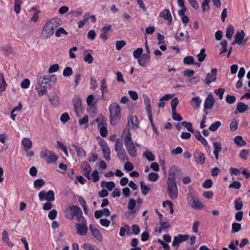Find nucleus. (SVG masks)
I'll return each instance as SVG.
<instances>
[{
    "label": "nucleus",
    "instance_id": "nucleus-52",
    "mask_svg": "<svg viewBox=\"0 0 250 250\" xmlns=\"http://www.w3.org/2000/svg\"><path fill=\"white\" fill-rule=\"evenodd\" d=\"M125 42L124 40L118 41L116 42V49L118 51L120 50L125 45Z\"/></svg>",
    "mask_w": 250,
    "mask_h": 250
},
{
    "label": "nucleus",
    "instance_id": "nucleus-41",
    "mask_svg": "<svg viewBox=\"0 0 250 250\" xmlns=\"http://www.w3.org/2000/svg\"><path fill=\"white\" fill-rule=\"evenodd\" d=\"M194 59L192 56H189L186 57L183 60V62L188 65L194 64Z\"/></svg>",
    "mask_w": 250,
    "mask_h": 250
},
{
    "label": "nucleus",
    "instance_id": "nucleus-45",
    "mask_svg": "<svg viewBox=\"0 0 250 250\" xmlns=\"http://www.w3.org/2000/svg\"><path fill=\"white\" fill-rule=\"evenodd\" d=\"M92 179L94 182H96L99 180V172L96 170H93L90 175V179Z\"/></svg>",
    "mask_w": 250,
    "mask_h": 250
},
{
    "label": "nucleus",
    "instance_id": "nucleus-60",
    "mask_svg": "<svg viewBox=\"0 0 250 250\" xmlns=\"http://www.w3.org/2000/svg\"><path fill=\"white\" fill-rule=\"evenodd\" d=\"M90 83L91 89L95 90L97 88L98 84L97 81L93 77H91Z\"/></svg>",
    "mask_w": 250,
    "mask_h": 250
},
{
    "label": "nucleus",
    "instance_id": "nucleus-9",
    "mask_svg": "<svg viewBox=\"0 0 250 250\" xmlns=\"http://www.w3.org/2000/svg\"><path fill=\"white\" fill-rule=\"evenodd\" d=\"M41 80V77L38 78V82L39 83H43L46 84L47 87L50 88L54 86L56 82V77L55 75H43Z\"/></svg>",
    "mask_w": 250,
    "mask_h": 250
},
{
    "label": "nucleus",
    "instance_id": "nucleus-4",
    "mask_svg": "<svg viewBox=\"0 0 250 250\" xmlns=\"http://www.w3.org/2000/svg\"><path fill=\"white\" fill-rule=\"evenodd\" d=\"M64 214L67 219L71 220H73L75 216L76 217L77 221L84 217L81 208L75 205L69 206Z\"/></svg>",
    "mask_w": 250,
    "mask_h": 250
},
{
    "label": "nucleus",
    "instance_id": "nucleus-37",
    "mask_svg": "<svg viewBox=\"0 0 250 250\" xmlns=\"http://www.w3.org/2000/svg\"><path fill=\"white\" fill-rule=\"evenodd\" d=\"M101 188H115V184L112 181H102L101 183Z\"/></svg>",
    "mask_w": 250,
    "mask_h": 250
},
{
    "label": "nucleus",
    "instance_id": "nucleus-32",
    "mask_svg": "<svg viewBox=\"0 0 250 250\" xmlns=\"http://www.w3.org/2000/svg\"><path fill=\"white\" fill-rule=\"evenodd\" d=\"M72 146L75 148L77 152V156L79 157H85L86 153L85 151L78 146L73 145Z\"/></svg>",
    "mask_w": 250,
    "mask_h": 250
},
{
    "label": "nucleus",
    "instance_id": "nucleus-39",
    "mask_svg": "<svg viewBox=\"0 0 250 250\" xmlns=\"http://www.w3.org/2000/svg\"><path fill=\"white\" fill-rule=\"evenodd\" d=\"M222 124L220 121H216L212 124L209 127V130L211 131H215Z\"/></svg>",
    "mask_w": 250,
    "mask_h": 250
},
{
    "label": "nucleus",
    "instance_id": "nucleus-49",
    "mask_svg": "<svg viewBox=\"0 0 250 250\" xmlns=\"http://www.w3.org/2000/svg\"><path fill=\"white\" fill-rule=\"evenodd\" d=\"M179 103V100L177 97L173 99L171 102L172 112H174L176 110V107Z\"/></svg>",
    "mask_w": 250,
    "mask_h": 250
},
{
    "label": "nucleus",
    "instance_id": "nucleus-17",
    "mask_svg": "<svg viewBox=\"0 0 250 250\" xmlns=\"http://www.w3.org/2000/svg\"><path fill=\"white\" fill-rule=\"evenodd\" d=\"M214 102L215 100L213 99L212 96L211 94L208 95V97L206 98L204 103V109H210L213 106Z\"/></svg>",
    "mask_w": 250,
    "mask_h": 250
},
{
    "label": "nucleus",
    "instance_id": "nucleus-3",
    "mask_svg": "<svg viewBox=\"0 0 250 250\" xmlns=\"http://www.w3.org/2000/svg\"><path fill=\"white\" fill-rule=\"evenodd\" d=\"M60 21L58 19L50 20L43 27L42 32V35L46 38L52 35L54 33V29L60 24Z\"/></svg>",
    "mask_w": 250,
    "mask_h": 250
},
{
    "label": "nucleus",
    "instance_id": "nucleus-42",
    "mask_svg": "<svg viewBox=\"0 0 250 250\" xmlns=\"http://www.w3.org/2000/svg\"><path fill=\"white\" fill-rule=\"evenodd\" d=\"M143 50L142 48H138L133 53L135 59H138L143 54Z\"/></svg>",
    "mask_w": 250,
    "mask_h": 250
},
{
    "label": "nucleus",
    "instance_id": "nucleus-59",
    "mask_svg": "<svg viewBox=\"0 0 250 250\" xmlns=\"http://www.w3.org/2000/svg\"><path fill=\"white\" fill-rule=\"evenodd\" d=\"M83 60L84 62H87L90 64L93 62V58L90 54L88 53L84 56Z\"/></svg>",
    "mask_w": 250,
    "mask_h": 250
},
{
    "label": "nucleus",
    "instance_id": "nucleus-55",
    "mask_svg": "<svg viewBox=\"0 0 250 250\" xmlns=\"http://www.w3.org/2000/svg\"><path fill=\"white\" fill-rule=\"evenodd\" d=\"M57 215V210H55V209H53V210H51L49 212L48 216V218L50 220H54L56 218Z\"/></svg>",
    "mask_w": 250,
    "mask_h": 250
},
{
    "label": "nucleus",
    "instance_id": "nucleus-8",
    "mask_svg": "<svg viewBox=\"0 0 250 250\" xmlns=\"http://www.w3.org/2000/svg\"><path fill=\"white\" fill-rule=\"evenodd\" d=\"M96 122L98 124V128H99L101 135L105 137L107 136L108 131L106 125V121L104 117L101 115L99 116L96 119Z\"/></svg>",
    "mask_w": 250,
    "mask_h": 250
},
{
    "label": "nucleus",
    "instance_id": "nucleus-61",
    "mask_svg": "<svg viewBox=\"0 0 250 250\" xmlns=\"http://www.w3.org/2000/svg\"><path fill=\"white\" fill-rule=\"evenodd\" d=\"M225 89L224 88H219L218 89L215 90V93L218 95L219 98L220 100H222L223 98V94L225 92Z\"/></svg>",
    "mask_w": 250,
    "mask_h": 250
},
{
    "label": "nucleus",
    "instance_id": "nucleus-30",
    "mask_svg": "<svg viewBox=\"0 0 250 250\" xmlns=\"http://www.w3.org/2000/svg\"><path fill=\"white\" fill-rule=\"evenodd\" d=\"M39 84L40 85L36 86L35 87V89L38 91V96L41 97L44 95L47 92V89L45 86L42 85L43 83H40Z\"/></svg>",
    "mask_w": 250,
    "mask_h": 250
},
{
    "label": "nucleus",
    "instance_id": "nucleus-47",
    "mask_svg": "<svg viewBox=\"0 0 250 250\" xmlns=\"http://www.w3.org/2000/svg\"><path fill=\"white\" fill-rule=\"evenodd\" d=\"M144 156L149 161H153L155 159L154 155L150 151H145L144 152Z\"/></svg>",
    "mask_w": 250,
    "mask_h": 250
},
{
    "label": "nucleus",
    "instance_id": "nucleus-58",
    "mask_svg": "<svg viewBox=\"0 0 250 250\" xmlns=\"http://www.w3.org/2000/svg\"><path fill=\"white\" fill-rule=\"evenodd\" d=\"M226 100L228 103L229 104H233L236 101V97L234 96L228 95L226 96Z\"/></svg>",
    "mask_w": 250,
    "mask_h": 250
},
{
    "label": "nucleus",
    "instance_id": "nucleus-34",
    "mask_svg": "<svg viewBox=\"0 0 250 250\" xmlns=\"http://www.w3.org/2000/svg\"><path fill=\"white\" fill-rule=\"evenodd\" d=\"M234 27L232 25H229L227 28L226 31V37L230 40L232 37L233 34H234Z\"/></svg>",
    "mask_w": 250,
    "mask_h": 250
},
{
    "label": "nucleus",
    "instance_id": "nucleus-11",
    "mask_svg": "<svg viewBox=\"0 0 250 250\" xmlns=\"http://www.w3.org/2000/svg\"><path fill=\"white\" fill-rule=\"evenodd\" d=\"M189 237V236L188 234H178L177 236L174 237L172 242V246L178 247L181 242L187 240Z\"/></svg>",
    "mask_w": 250,
    "mask_h": 250
},
{
    "label": "nucleus",
    "instance_id": "nucleus-54",
    "mask_svg": "<svg viewBox=\"0 0 250 250\" xmlns=\"http://www.w3.org/2000/svg\"><path fill=\"white\" fill-rule=\"evenodd\" d=\"M94 98L93 95H89L86 98V103L89 106L94 105Z\"/></svg>",
    "mask_w": 250,
    "mask_h": 250
},
{
    "label": "nucleus",
    "instance_id": "nucleus-53",
    "mask_svg": "<svg viewBox=\"0 0 250 250\" xmlns=\"http://www.w3.org/2000/svg\"><path fill=\"white\" fill-rule=\"evenodd\" d=\"M45 182L42 179H38L35 180L34 185L35 188L42 187L44 185Z\"/></svg>",
    "mask_w": 250,
    "mask_h": 250
},
{
    "label": "nucleus",
    "instance_id": "nucleus-22",
    "mask_svg": "<svg viewBox=\"0 0 250 250\" xmlns=\"http://www.w3.org/2000/svg\"><path fill=\"white\" fill-rule=\"evenodd\" d=\"M21 145L25 152H28L29 149L32 147V142L29 138H24L21 141Z\"/></svg>",
    "mask_w": 250,
    "mask_h": 250
},
{
    "label": "nucleus",
    "instance_id": "nucleus-7",
    "mask_svg": "<svg viewBox=\"0 0 250 250\" xmlns=\"http://www.w3.org/2000/svg\"><path fill=\"white\" fill-rule=\"evenodd\" d=\"M80 223H76L75 228L76 230V233L79 235L85 236L88 230L87 226V221L84 217L81 218V219L77 221Z\"/></svg>",
    "mask_w": 250,
    "mask_h": 250
},
{
    "label": "nucleus",
    "instance_id": "nucleus-35",
    "mask_svg": "<svg viewBox=\"0 0 250 250\" xmlns=\"http://www.w3.org/2000/svg\"><path fill=\"white\" fill-rule=\"evenodd\" d=\"M234 143L240 146H243L246 144V142L243 141V138L241 136H237L234 139Z\"/></svg>",
    "mask_w": 250,
    "mask_h": 250
},
{
    "label": "nucleus",
    "instance_id": "nucleus-33",
    "mask_svg": "<svg viewBox=\"0 0 250 250\" xmlns=\"http://www.w3.org/2000/svg\"><path fill=\"white\" fill-rule=\"evenodd\" d=\"M234 207L236 210H239L243 208V202L241 198L239 197L234 200Z\"/></svg>",
    "mask_w": 250,
    "mask_h": 250
},
{
    "label": "nucleus",
    "instance_id": "nucleus-14",
    "mask_svg": "<svg viewBox=\"0 0 250 250\" xmlns=\"http://www.w3.org/2000/svg\"><path fill=\"white\" fill-rule=\"evenodd\" d=\"M193 158H194L195 162L199 164H203L205 161V154L202 152L199 151H196L193 153Z\"/></svg>",
    "mask_w": 250,
    "mask_h": 250
},
{
    "label": "nucleus",
    "instance_id": "nucleus-1",
    "mask_svg": "<svg viewBox=\"0 0 250 250\" xmlns=\"http://www.w3.org/2000/svg\"><path fill=\"white\" fill-rule=\"evenodd\" d=\"M187 200L188 204L192 208L197 210H200L203 207V204L198 198V193L191 188L187 195Z\"/></svg>",
    "mask_w": 250,
    "mask_h": 250
},
{
    "label": "nucleus",
    "instance_id": "nucleus-62",
    "mask_svg": "<svg viewBox=\"0 0 250 250\" xmlns=\"http://www.w3.org/2000/svg\"><path fill=\"white\" fill-rule=\"evenodd\" d=\"M124 168L127 171H131L133 169L134 167L131 163L127 162L124 165Z\"/></svg>",
    "mask_w": 250,
    "mask_h": 250
},
{
    "label": "nucleus",
    "instance_id": "nucleus-31",
    "mask_svg": "<svg viewBox=\"0 0 250 250\" xmlns=\"http://www.w3.org/2000/svg\"><path fill=\"white\" fill-rule=\"evenodd\" d=\"M195 137L196 139L200 141L203 145L206 146L208 145V142L201 134L199 131H195L194 132Z\"/></svg>",
    "mask_w": 250,
    "mask_h": 250
},
{
    "label": "nucleus",
    "instance_id": "nucleus-63",
    "mask_svg": "<svg viewBox=\"0 0 250 250\" xmlns=\"http://www.w3.org/2000/svg\"><path fill=\"white\" fill-rule=\"evenodd\" d=\"M49 100L51 102V104L54 106H57L59 104V99L58 97L56 96H53L49 98Z\"/></svg>",
    "mask_w": 250,
    "mask_h": 250
},
{
    "label": "nucleus",
    "instance_id": "nucleus-48",
    "mask_svg": "<svg viewBox=\"0 0 250 250\" xmlns=\"http://www.w3.org/2000/svg\"><path fill=\"white\" fill-rule=\"evenodd\" d=\"M167 186L168 188H177L175 179L174 177L169 178L167 179Z\"/></svg>",
    "mask_w": 250,
    "mask_h": 250
},
{
    "label": "nucleus",
    "instance_id": "nucleus-24",
    "mask_svg": "<svg viewBox=\"0 0 250 250\" xmlns=\"http://www.w3.org/2000/svg\"><path fill=\"white\" fill-rule=\"evenodd\" d=\"M116 152L117 154V156L119 159L121 161H124L125 160H128V158L127 156L126 152L125 149L124 148V147L118 150Z\"/></svg>",
    "mask_w": 250,
    "mask_h": 250
},
{
    "label": "nucleus",
    "instance_id": "nucleus-44",
    "mask_svg": "<svg viewBox=\"0 0 250 250\" xmlns=\"http://www.w3.org/2000/svg\"><path fill=\"white\" fill-rule=\"evenodd\" d=\"M250 153V150L248 149H243L240 151L239 157L240 158L246 160L247 159L248 155Z\"/></svg>",
    "mask_w": 250,
    "mask_h": 250
},
{
    "label": "nucleus",
    "instance_id": "nucleus-36",
    "mask_svg": "<svg viewBox=\"0 0 250 250\" xmlns=\"http://www.w3.org/2000/svg\"><path fill=\"white\" fill-rule=\"evenodd\" d=\"M241 229V225L238 223H233L231 232L232 233L238 232Z\"/></svg>",
    "mask_w": 250,
    "mask_h": 250
},
{
    "label": "nucleus",
    "instance_id": "nucleus-12",
    "mask_svg": "<svg viewBox=\"0 0 250 250\" xmlns=\"http://www.w3.org/2000/svg\"><path fill=\"white\" fill-rule=\"evenodd\" d=\"M217 68L212 69L210 73L207 74V77L205 80L206 84L208 85L212 82H215L216 80Z\"/></svg>",
    "mask_w": 250,
    "mask_h": 250
},
{
    "label": "nucleus",
    "instance_id": "nucleus-26",
    "mask_svg": "<svg viewBox=\"0 0 250 250\" xmlns=\"http://www.w3.org/2000/svg\"><path fill=\"white\" fill-rule=\"evenodd\" d=\"M160 17H163L164 19L167 20L169 22H171L172 20L169 10L167 9H164L160 13Z\"/></svg>",
    "mask_w": 250,
    "mask_h": 250
},
{
    "label": "nucleus",
    "instance_id": "nucleus-5",
    "mask_svg": "<svg viewBox=\"0 0 250 250\" xmlns=\"http://www.w3.org/2000/svg\"><path fill=\"white\" fill-rule=\"evenodd\" d=\"M124 144L129 155L131 157H135L137 155V150L131 137V134L128 130V133L124 138Z\"/></svg>",
    "mask_w": 250,
    "mask_h": 250
},
{
    "label": "nucleus",
    "instance_id": "nucleus-21",
    "mask_svg": "<svg viewBox=\"0 0 250 250\" xmlns=\"http://www.w3.org/2000/svg\"><path fill=\"white\" fill-rule=\"evenodd\" d=\"M82 166L83 168V174L88 179H90V173L91 171V167L87 162H83L82 165Z\"/></svg>",
    "mask_w": 250,
    "mask_h": 250
},
{
    "label": "nucleus",
    "instance_id": "nucleus-20",
    "mask_svg": "<svg viewBox=\"0 0 250 250\" xmlns=\"http://www.w3.org/2000/svg\"><path fill=\"white\" fill-rule=\"evenodd\" d=\"M249 109V107L247 104H245L243 102H239L238 103L237 107L234 111L235 114L238 113H243Z\"/></svg>",
    "mask_w": 250,
    "mask_h": 250
},
{
    "label": "nucleus",
    "instance_id": "nucleus-28",
    "mask_svg": "<svg viewBox=\"0 0 250 250\" xmlns=\"http://www.w3.org/2000/svg\"><path fill=\"white\" fill-rule=\"evenodd\" d=\"M202 100L201 98L198 97H195L193 98L190 101V104L194 109L198 108L201 104Z\"/></svg>",
    "mask_w": 250,
    "mask_h": 250
},
{
    "label": "nucleus",
    "instance_id": "nucleus-19",
    "mask_svg": "<svg viewBox=\"0 0 250 250\" xmlns=\"http://www.w3.org/2000/svg\"><path fill=\"white\" fill-rule=\"evenodd\" d=\"M136 201L133 199H130L128 202L127 208L130 211H128L125 213V216L128 217L129 215L132 214L135 212L134 208L136 206Z\"/></svg>",
    "mask_w": 250,
    "mask_h": 250
},
{
    "label": "nucleus",
    "instance_id": "nucleus-56",
    "mask_svg": "<svg viewBox=\"0 0 250 250\" xmlns=\"http://www.w3.org/2000/svg\"><path fill=\"white\" fill-rule=\"evenodd\" d=\"M131 229L132 234L135 235H138L140 232V229L137 225H133L131 227Z\"/></svg>",
    "mask_w": 250,
    "mask_h": 250
},
{
    "label": "nucleus",
    "instance_id": "nucleus-43",
    "mask_svg": "<svg viewBox=\"0 0 250 250\" xmlns=\"http://www.w3.org/2000/svg\"><path fill=\"white\" fill-rule=\"evenodd\" d=\"M197 57L199 62H203L205 59L206 57V54H205V49H202L200 53L197 55Z\"/></svg>",
    "mask_w": 250,
    "mask_h": 250
},
{
    "label": "nucleus",
    "instance_id": "nucleus-51",
    "mask_svg": "<svg viewBox=\"0 0 250 250\" xmlns=\"http://www.w3.org/2000/svg\"><path fill=\"white\" fill-rule=\"evenodd\" d=\"M73 73L72 69L70 67H66L63 71V76L64 77H69Z\"/></svg>",
    "mask_w": 250,
    "mask_h": 250
},
{
    "label": "nucleus",
    "instance_id": "nucleus-23",
    "mask_svg": "<svg viewBox=\"0 0 250 250\" xmlns=\"http://www.w3.org/2000/svg\"><path fill=\"white\" fill-rule=\"evenodd\" d=\"M99 143L104 154H110V149L104 140H101Z\"/></svg>",
    "mask_w": 250,
    "mask_h": 250
},
{
    "label": "nucleus",
    "instance_id": "nucleus-2",
    "mask_svg": "<svg viewBox=\"0 0 250 250\" xmlns=\"http://www.w3.org/2000/svg\"><path fill=\"white\" fill-rule=\"evenodd\" d=\"M109 111L110 112V123L112 125H117L121 119V108L119 105L117 103H113L109 106Z\"/></svg>",
    "mask_w": 250,
    "mask_h": 250
},
{
    "label": "nucleus",
    "instance_id": "nucleus-50",
    "mask_svg": "<svg viewBox=\"0 0 250 250\" xmlns=\"http://www.w3.org/2000/svg\"><path fill=\"white\" fill-rule=\"evenodd\" d=\"M158 178V174L155 172H151L148 175V178L150 181H156Z\"/></svg>",
    "mask_w": 250,
    "mask_h": 250
},
{
    "label": "nucleus",
    "instance_id": "nucleus-64",
    "mask_svg": "<svg viewBox=\"0 0 250 250\" xmlns=\"http://www.w3.org/2000/svg\"><path fill=\"white\" fill-rule=\"evenodd\" d=\"M30 85V81L28 79H25L21 83V86L22 88H27Z\"/></svg>",
    "mask_w": 250,
    "mask_h": 250
},
{
    "label": "nucleus",
    "instance_id": "nucleus-6",
    "mask_svg": "<svg viewBox=\"0 0 250 250\" xmlns=\"http://www.w3.org/2000/svg\"><path fill=\"white\" fill-rule=\"evenodd\" d=\"M40 157L48 163H53L58 159L57 156L54 152L47 149L45 147L42 148Z\"/></svg>",
    "mask_w": 250,
    "mask_h": 250
},
{
    "label": "nucleus",
    "instance_id": "nucleus-25",
    "mask_svg": "<svg viewBox=\"0 0 250 250\" xmlns=\"http://www.w3.org/2000/svg\"><path fill=\"white\" fill-rule=\"evenodd\" d=\"M214 148L213 154L217 160L219 159V153L222 150L221 144L220 142H214L213 144Z\"/></svg>",
    "mask_w": 250,
    "mask_h": 250
},
{
    "label": "nucleus",
    "instance_id": "nucleus-57",
    "mask_svg": "<svg viewBox=\"0 0 250 250\" xmlns=\"http://www.w3.org/2000/svg\"><path fill=\"white\" fill-rule=\"evenodd\" d=\"M98 155L95 153H91L90 156L89 157L88 160L89 162L93 163L97 160Z\"/></svg>",
    "mask_w": 250,
    "mask_h": 250
},
{
    "label": "nucleus",
    "instance_id": "nucleus-29",
    "mask_svg": "<svg viewBox=\"0 0 250 250\" xmlns=\"http://www.w3.org/2000/svg\"><path fill=\"white\" fill-rule=\"evenodd\" d=\"M167 192L171 199L174 200L177 198L178 194V188H167Z\"/></svg>",
    "mask_w": 250,
    "mask_h": 250
},
{
    "label": "nucleus",
    "instance_id": "nucleus-16",
    "mask_svg": "<svg viewBox=\"0 0 250 250\" xmlns=\"http://www.w3.org/2000/svg\"><path fill=\"white\" fill-rule=\"evenodd\" d=\"M89 230H90L92 235L98 241H101L103 239L102 235L100 230L97 228L93 227L91 224L89 226Z\"/></svg>",
    "mask_w": 250,
    "mask_h": 250
},
{
    "label": "nucleus",
    "instance_id": "nucleus-40",
    "mask_svg": "<svg viewBox=\"0 0 250 250\" xmlns=\"http://www.w3.org/2000/svg\"><path fill=\"white\" fill-rule=\"evenodd\" d=\"M123 142L122 140L119 138L115 140V151H117L118 150L123 148Z\"/></svg>",
    "mask_w": 250,
    "mask_h": 250
},
{
    "label": "nucleus",
    "instance_id": "nucleus-13",
    "mask_svg": "<svg viewBox=\"0 0 250 250\" xmlns=\"http://www.w3.org/2000/svg\"><path fill=\"white\" fill-rule=\"evenodd\" d=\"M150 55L148 54H143L137 60L139 65L142 67H146L149 62Z\"/></svg>",
    "mask_w": 250,
    "mask_h": 250
},
{
    "label": "nucleus",
    "instance_id": "nucleus-38",
    "mask_svg": "<svg viewBox=\"0 0 250 250\" xmlns=\"http://www.w3.org/2000/svg\"><path fill=\"white\" fill-rule=\"evenodd\" d=\"M100 90L103 94L105 92L106 93L108 92L107 85H106V80L105 78L103 79L101 81V85L100 87Z\"/></svg>",
    "mask_w": 250,
    "mask_h": 250
},
{
    "label": "nucleus",
    "instance_id": "nucleus-46",
    "mask_svg": "<svg viewBox=\"0 0 250 250\" xmlns=\"http://www.w3.org/2000/svg\"><path fill=\"white\" fill-rule=\"evenodd\" d=\"M181 124L184 126L186 127L189 131L194 133L192 124L190 122L183 121Z\"/></svg>",
    "mask_w": 250,
    "mask_h": 250
},
{
    "label": "nucleus",
    "instance_id": "nucleus-15",
    "mask_svg": "<svg viewBox=\"0 0 250 250\" xmlns=\"http://www.w3.org/2000/svg\"><path fill=\"white\" fill-rule=\"evenodd\" d=\"M73 103L74 107V111L78 115L79 112L82 110V100L79 97H75L73 100Z\"/></svg>",
    "mask_w": 250,
    "mask_h": 250
},
{
    "label": "nucleus",
    "instance_id": "nucleus-27",
    "mask_svg": "<svg viewBox=\"0 0 250 250\" xmlns=\"http://www.w3.org/2000/svg\"><path fill=\"white\" fill-rule=\"evenodd\" d=\"M138 124V120L136 116H131L128 120V125L131 128H135Z\"/></svg>",
    "mask_w": 250,
    "mask_h": 250
},
{
    "label": "nucleus",
    "instance_id": "nucleus-10",
    "mask_svg": "<svg viewBox=\"0 0 250 250\" xmlns=\"http://www.w3.org/2000/svg\"><path fill=\"white\" fill-rule=\"evenodd\" d=\"M39 197L40 200L42 201L46 200L52 202L55 199L54 193L52 190H50L47 192L44 191H41L39 193Z\"/></svg>",
    "mask_w": 250,
    "mask_h": 250
},
{
    "label": "nucleus",
    "instance_id": "nucleus-18",
    "mask_svg": "<svg viewBox=\"0 0 250 250\" xmlns=\"http://www.w3.org/2000/svg\"><path fill=\"white\" fill-rule=\"evenodd\" d=\"M245 33L243 30L240 32H237L234 36L235 40L232 42V45L237 43L239 45L242 44V42L245 37Z\"/></svg>",
    "mask_w": 250,
    "mask_h": 250
}]
</instances>
